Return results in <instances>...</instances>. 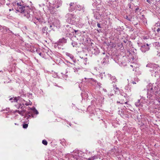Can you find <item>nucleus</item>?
Segmentation results:
<instances>
[{"label":"nucleus","mask_w":160,"mask_h":160,"mask_svg":"<svg viewBox=\"0 0 160 160\" xmlns=\"http://www.w3.org/2000/svg\"><path fill=\"white\" fill-rule=\"evenodd\" d=\"M55 85L56 86H58V85H57V84H56V85Z\"/></svg>","instance_id":"nucleus-60"},{"label":"nucleus","mask_w":160,"mask_h":160,"mask_svg":"<svg viewBox=\"0 0 160 160\" xmlns=\"http://www.w3.org/2000/svg\"><path fill=\"white\" fill-rule=\"evenodd\" d=\"M71 44L73 47H77L78 45V43L76 42L73 41L72 42Z\"/></svg>","instance_id":"nucleus-24"},{"label":"nucleus","mask_w":160,"mask_h":160,"mask_svg":"<svg viewBox=\"0 0 160 160\" xmlns=\"http://www.w3.org/2000/svg\"><path fill=\"white\" fill-rule=\"evenodd\" d=\"M34 108H35L34 107H33L31 108H30V109L32 110V112H33L34 110Z\"/></svg>","instance_id":"nucleus-44"},{"label":"nucleus","mask_w":160,"mask_h":160,"mask_svg":"<svg viewBox=\"0 0 160 160\" xmlns=\"http://www.w3.org/2000/svg\"><path fill=\"white\" fill-rule=\"evenodd\" d=\"M17 5L18 6H21V5L20 4V3H17Z\"/></svg>","instance_id":"nucleus-47"},{"label":"nucleus","mask_w":160,"mask_h":160,"mask_svg":"<svg viewBox=\"0 0 160 160\" xmlns=\"http://www.w3.org/2000/svg\"><path fill=\"white\" fill-rule=\"evenodd\" d=\"M20 98V97H15L13 99V101H11V102H17L18 100H19Z\"/></svg>","instance_id":"nucleus-20"},{"label":"nucleus","mask_w":160,"mask_h":160,"mask_svg":"<svg viewBox=\"0 0 160 160\" xmlns=\"http://www.w3.org/2000/svg\"><path fill=\"white\" fill-rule=\"evenodd\" d=\"M97 26L98 27L100 28H102V25L99 23H97Z\"/></svg>","instance_id":"nucleus-32"},{"label":"nucleus","mask_w":160,"mask_h":160,"mask_svg":"<svg viewBox=\"0 0 160 160\" xmlns=\"http://www.w3.org/2000/svg\"><path fill=\"white\" fill-rule=\"evenodd\" d=\"M147 1L148 2V3H150V1L149 0H147Z\"/></svg>","instance_id":"nucleus-56"},{"label":"nucleus","mask_w":160,"mask_h":160,"mask_svg":"<svg viewBox=\"0 0 160 160\" xmlns=\"http://www.w3.org/2000/svg\"><path fill=\"white\" fill-rule=\"evenodd\" d=\"M9 108H6V109H3V111H9Z\"/></svg>","instance_id":"nucleus-38"},{"label":"nucleus","mask_w":160,"mask_h":160,"mask_svg":"<svg viewBox=\"0 0 160 160\" xmlns=\"http://www.w3.org/2000/svg\"><path fill=\"white\" fill-rule=\"evenodd\" d=\"M139 8L138 7L136 8V9H135V11H137L138 10Z\"/></svg>","instance_id":"nucleus-50"},{"label":"nucleus","mask_w":160,"mask_h":160,"mask_svg":"<svg viewBox=\"0 0 160 160\" xmlns=\"http://www.w3.org/2000/svg\"><path fill=\"white\" fill-rule=\"evenodd\" d=\"M77 5V2H70L69 4V7L68 8V10L69 12H72L76 9V5Z\"/></svg>","instance_id":"nucleus-6"},{"label":"nucleus","mask_w":160,"mask_h":160,"mask_svg":"<svg viewBox=\"0 0 160 160\" xmlns=\"http://www.w3.org/2000/svg\"><path fill=\"white\" fill-rule=\"evenodd\" d=\"M94 50H96V52H94V54H95L96 55H97V54H98L100 52L99 50H98V49L97 48H96V49H94Z\"/></svg>","instance_id":"nucleus-29"},{"label":"nucleus","mask_w":160,"mask_h":160,"mask_svg":"<svg viewBox=\"0 0 160 160\" xmlns=\"http://www.w3.org/2000/svg\"><path fill=\"white\" fill-rule=\"evenodd\" d=\"M125 18L129 21H131L132 18L130 17H129L127 15H126L125 17Z\"/></svg>","instance_id":"nucleus-26"},{"label":"nucleus","mask_w":160,"mask_h":160,"mask_svg":"<svg viewBox=\"0 0 160 160\" xmlns=\"http://www.w3.org/2000/svg\"><path fill=\"white\" fill-rule=\"evenodd\" d=\"M66 29L67 32V34H69V35H71L72 33H73V34L74 35V30L72 28L70 27L69 25H66Z\"/></svg>","instance_id":"nucleus-8"},{"label":"nucleus","mask_w":160,"mask_h":160,"mask_svg":"<svg viewBox=\"0 0 160 160\" xmlns=\"http://www.w3.org/2000/svg\"><path fill=\"white\" fill-rule=\"evenodd\" d=\"M51 4L53 5V6H52V8L50 9V11L52 14H53L56 12L55 8H58L61 6L62 2L59 0H55Z\"/></svg>","instance_id":"nucleus-5"},{"label":"nucleus","mask_w":160,"mask_h":160,"mask_svg":"<svg viewBox=\"0 0 160 160\" xmlns=\"http://www.w3.org/2000/svg\"><path fill=\"white\" fill-rule=\"evenodd\" d=\"M13 10V8H12V9H9V11H11L12 10Z\"/></svg>","instance_id":"nucleus-55"},{"label":"nucleus","mask_w":160,"mask_h":160,"mask_svg":"<svg viewBox=\"0 0 160 160\" xmlns=\"http://www.w3.org/2000/svg\"><path fill=\"white\" fill-rule=\"evenodd\" d=\"M118 113L122 117H126V116H124L125 115L124 113L123 110L122 109H120L118 110Z\"/></svg>","instance_id":"nucleus-19"},{"label":"nucleus","mask_w":160,"mask_h":160,"mask_svg":"<svg viewBox=\"0 0 160 160\" xmlns=\"http://www.w3.org/2000/svg\"><path fill=\"white\" fill-rule=\"evenodd\" d=\"M132 83H133V84H136V82H134V81H133V82H132Z\"/></svg>","instance_id":"nucleus-54"},{"label":"nucleus","mask_w":160,"mask_h":160,"mask_svg":"<svg viewBox=\"0 0 160 160\" xmlns=\"http://www.w3.org/2000/svg\"><path fill=\"white\" fill-rule=\"evenodd\" d=\"M74 32H75V33H76V32H78V30H74Z\"/></svg>","instance_id":"nucleus-49"},{"label":"nucleus","mask_w":160,"mask_h":160,"mask_svg":"<svg viewBox=\"0 0 160 160\" xmlns=\"http://www.w3.org/2000/svg\"><path fill=\"white\" fill-rule=\"evenodd\" d=\"M66 21L68 23L74 24L76 23V15L74 14L68 13L65 15Z\"/></svg>","instance_id":"nucleus-4"},{"label":"nucleus","mask_w":160,"mask_h":160,"mask_svg":"<svg viewBox=\"0 0 160 160\" xmlns=\"http://www.w3.org/2000/svg\"><path fill=\"white\" fill-rule=\"evenodd\" d=\"M66 54L67 56L69 57L72 60H73L74 56L72 55L68 52H66Z\"/></svg>","instance_id":"nucleus-22"},{"label":"nucleus","mask_w":160,"mask_h":160,"mask_svg":"<svg viewBox=\"0 0 160 160\" xmlns=\"http://www.w3.org/2000/svg\"><path fill=\"white\" fill-rule=\"evenodd\" d=\"M156 84V86L154 87L151 84H149V87L148 89L147 98H150L153 94L156 95L158 93V85H160V78L158 79Z\"/></svg>","instance_id":"nucleus-2"},{"label":"nucleus","mask_w":160,"mask_h":160,"mask_svg":"<svg viewBox=\"0 0 160 160\" xmlns=\"http://www.w3.org/2000/svg\"><path fill=\"white\" fill-rule=\"evenodd\" d=\"M15 125H18V124H17L16 123H15Z\"/></svg>","instance_id":"nucleus-59"},{"label":"nucleus","mask_w":160,"mask_h":160,"mask_svg":"<svg viewBox=\"0 0 160 160\" xmlns=\"http://www.w3.org/2000/svg\"><path fill=\"white\" fill-rule=\"evenodd\" d=\"M71 64L72 65V67H73V69L74 72L76 73H78L79 72V71L80 69V68H76L75 67H74V66H75V65L74 64L71 63Z\"/></svg>","instance_id":"nucleus-16"},{"label":"nucleus","mask_w":160,"mask_h":160,"mask_svg":"<svg viewBox=\"0 0 160 160\" xmlns=\"http://www.w3.org/2000/svg\"><path fill=\"white\" fill-rule=\"evenodd\" d=\"M117 103H120V102H117Z\"/></svg>","instance_id":"nucleus-61"},{"label":"nucleus","mask_w":160,"mask_h":160,"mask_svg":"<svg viewBox=\"0 0 160 160\" xmlns=\"http://www.w3.org/2000/svg\"><path fill=\"white\" fill-rule=\"evenodd\" d=\"M144 98L143 97H142L140 99H138L137 102H135V105L136 107H142L143 106V103L142 100H143Z\"/></svg>","instance_id":"nucleus-11"},{"label":"nucleus","mask_w":160,"mask_h":160,"mask_svg":"<svg viewBox=\"0 0 160 160\" xmlns=\"http://www.w3.org/2000/svg\"><path fill=\"white\" fill-rule=\"evenodd\" d=\"M108 76L110 78V79L113 82H115L117 81V79L115 76H112L111 74H108Z\"/></svg>","instance_id":"nucleus-14"},{"label":"nucleus","mask_w":160,"mask_h":160,"mask_svg":"<svg viewBox=\"0 0 160 160\" xmlns=\"http://www.w3.org/2000/svg\"><path fill=\"white\" fill-rule=\"evenodd\" d=\"M42 143L45 145H47L48 144V142L45 140H43L42 141Z\"/></svg>","instance_id":"nucleus-27"},{"label":"nucleus","mask_w":160,"mask_h":160,"mask_svg":"<svg viewBox=\"0 0 160 160\" xmlns=\"http://www.w3.org/2000/svg\"><path fill=\"white\" fill-rule=\"evenodd\" d=\"M97 31L98 32H102L101 31V30L100 29H97Z\"/></svg>","instance_id":"nucleus-41"},{"label":"nucleus","mask_w":160,"mask_h":160,"mask_svg":"<svg viewBox=\"0 0 160 160\" xmlns=\"http://www.w3.org/2000/svg\"><path fill=\"white\" fill-rule=\"evenodd\" d=\"M85 8L84 5H81L77 3L75 10L84 12L85 11Z\"/></svg>","instance_id":"nucleus-7"},{"label":"nucleus","mask_w":160,"mask_h":160,"mask_svg":"<svg viewBox=\"0 0 160 160\" xmlns=\"http://www.w3.org/2000/svg\"><path fill=\"white\" fill-rule=\"evenodd\" d=\"M108 56L106 55L105 57H104L101 62L102 64L105 65L108 62Z\"/></svg>","instance_id":"nucleus-12"},{"label":"nucleus","mask_w":160,"mask_h":160,"mask_svg":"<svg viewBox=\"0 0 160 160\" xmlns=\"http://www.w3.org/2000/svg\"><path fill=\"white\" fill-rule=\"evenodd\" d=\"M22 110H21V111H22L23 113L24 114V113H25L26 112V110H25L24 109H23V108H22Z\"/></svg>","instance_id":"nucleus-37"},{"label":"nucleus","mask_w":160,"mask_h":160,"mask_svg":"<svg viewBox=\"0 0 160 160\" xmlns=\"http://www.w3.org/2000/svg\"><path fill=\"white\" fill-rule=\"evenodd\" d=\"M130 66H131V67H133V66H132V65H130Z\"/></svg>","instance_id":"nucleus-62"},{"label":"nucleus","mask_w":160,"mask_h":160,"mask_svg":"<svg viewBox=\"0 0 160 160\" xmlns=\"http://www.w3.org/2000/svg\"><path fill=\"white\" fill-rule=\"evenodd\" d=\"M38 54L39 55L41 56V57H43V54L41 52H38Z\"/></svg>","instance_id":"nucleus-39"},{"label":"nucleus","mask_w":160,"mask_h":160,"mask_svg":"<svg viewBox=\"0 0 160 160\" xmlns=\"http://www.w3.org/2000/svg\"><path fill=\"white\" fill-rule=\"evenodd\" d=\"M87 58H84L83 59V62H84V64H85V65H86V63H87L86 61H87Z\"/></svg>","instance_id":"nucleus-34"},{"label":"nucleus","mask_w":160,"mask_h":160,"mask_svg":"<svg viewBox=\"0 0 160 160\" xmlns=\"http://www.w3.org/2000/svg\"><path fill=\"white\" fill-rule=\"evenodd\" d=\"M67 42V40L64 38H62L61 39H60L58 41H57V43H59V45H62L63 43H66Z\"/></svg>","instance_id":"nucleus-13"},{"label":"nucleus","mask_w":160,"mask_h":160,"mask_svg":"<svg viewBox=\"0 0 160 160\" xmlns=\"http://www.w3.org/2000/svg\"><path fill=\"white\" fill-rule=\"evenodd\" d=\"M121 95L122 96H123L124 97H126L127 96V95L126 93L122 92L121 93Z\"/></svg>","instance_id":"nucleus-33"},{"label":"nucleus","mask_w":160,"mask_h":160,"mask_svg":"<svg viewBox=\"0 0 160 160\" xmlns=\"http://www.w3.org/2000/svg\"><path fill=\"white\" fill-rule=\"evenodd\" d=\"M59 43H57V42L55 43V44L54 45V47L56 48H59Z\"/></svg>","instance_id":"nucleus-31"},{"label":"nucleus","mask_w":160,"mask_h":160,"mask_svg":"<svg viewBox=\"0 0 160 160\" xmlns=\"http://www.w3.org/2000/svg\"><path fill=\"white\" fill-rule=\"evenodd\" d=\"M14 98V97H13L12 98H9V101H11V102L12 101H13V98Z\"/></svg>","instance_id":"nucleus-42"},{"label":"nucleus","mask_w":160,"mask_h":160,"mask_svg":"<svg viewBox=\"0 0 160 160\" xmlns=\"http://www.w3.org/2000/svg\"><path fill=\"white\" fill-rule=\"evenodd\" d=\"M146 67L151 68L149 69V71L152 72V75H154L155 77H156V75H158V70L159 69V68L158 65L149 63L147 64Z\"/></svg>","instance_id":"nucleus-3"},{"label":"nucleus","mask_w":160,"mask_h":160,"mask_svg":"<svg viewBox=\"0 0 160 160\" xmlns=\"http://www.w3.org/2000/svg\"><path fill=\"white\" fill-rule=\"evenodd\" d=\"M97 85L98 86L99 88L101 87V84L100 82H97Z\"/></svg>","instance_id":"nucleus-35"},{"label":"nucleus","mask_w":160,"mask_h":160,"mask_svg":"<svg viewBox=\"0 0 160 160\" xmlns=\"http://www.w3.org/2000/svg\"><path fill=\"white\" fill-rule=\"evenodd\" d=\"M28 123H24L22 125V127L24 128H27L28 126Z\"/></svg>","instance_id":"nucleus-25"},{"label":"nucleus","mask_w":160,"mask_h":160,"mask_svg":"<svg viewBox=\"0 0 160 160\" xmlns=\"http://www.w3.org/2000/svg\"><path fill=\"white\" fill-rule=\"evenodd\" d=\"M23 101H22L21 102L22 103H24V105H26V106L29 105H32V102H30L29 100H28V101H26L25 100H23Z\"/></svg>","instance_id":"nucleus-17"},{"label":"nucleus","mask_w":160,"mask_h":160,"mask_svg":"<svg viewBox=\"0 0 160 160\" xmlns=\"http://www.w3.org/2000/svg\"><path fill=\"white\" fill-rule=\"evenodd\" d=\"M48 28L46 26L42 27L41 31V34L43 35H45L46 36H48Z\"/></svg>","instance_id":"nucleus-9"},{"label":"nucleus","mask_w":160,"mask_h":160,"mask_svg":"<svg viewBox=\"0 0 160 160\" xmlns=\"http://www.w3.org/2000/svg\"><path fill=\"white\" fill-rule=\"evenodd\" d=\"M25 117H27V119H28V118L32 116L33 117L32 113L30 111L26 112L25 113Z\"/></svg>","instance_id":"nucleus-18"},{"label":"nucleus","mask_w":160,"mask_h":160,"mask_svg":"<svg viewBox=\"0 0 160 160\" xmlns=\"http://www.w3.org/2000/svg\"><path fill=\"white\" fill-rule=\"evenodd\" d=\"M19 110H16L15 111V112H18V113L19 112Z\"/></svg>","instance_id":"nucleus-48"},{"label":"nucleus","mask_w":160,"mask_h":160,"mask_svg":"<svg viewBox=\"0 0 160 160\" xmlns=\"http://www.w3.org/2000/svg\"><path fill=\"white\" fill-rule=\"evenodd\" d=\"M124 62L123 63V62H121V66H124L125 65V64H124Z\"/></svg>","instance_id":"nucleus-43"},{"label":"nucleus","mask_w":160,"mask_h":160,"mask_svg":"<svg viewBox=\"0 0 160 160\" xmlns=\"http://www.w3.org/2000/svg\"><path fill=\"white\" fill-rule=\"evenodd\" d=\"M160 31V28H158L157 29V31L158 32Z\"/></svg>","instance_id":"nucleus-46"},{"label":"nucleus","mask_w":160,"mask_h":160,"mask_svg":"<svg viewBox=\"0 0 160 160\" xmlns=\"http://www.w3.org/2000/svg\"><path fill=\"white\" fill-rule=\"evenodd\" d=\"M93 81L96 83H97V81L96 80L93 79Z\"/></svg>","instance_id":"nucleus-51"},{"label":"nucleus","mask_w":160,"mask_h":160,"mask_svg":"<svg viewBox=\"0 0 160 160\" xmlns=\"http://www.w3.org/2000/svg\"><path fill=\"white\" fill-rule=\"evenodd\" d=\"M24 105V103H20L18 105L16 106V108L18 109L19 108H21L22 109L23 108V107Z\"/></svg>","instance_id":"nucleus-23"},{"label":"nucleus","mask_w":160,"mask_h":160,"mask_svg":"<svg viewBox=\"0 0 160 160\" xmlns=\"http://www.w3.org/2000/svg\"><path fill=\"white\" fill-rule=\"evenodd\" d=\"M140 49L142 52H145L149 49V45L148 44L143 45L141 46Z\"/></svg>","instance_id":"nucleus-10"},{"label":"nucleus","mask_w":160,"mask_h":160,"mask_svg":"<svg viewBox=\"0 0 160 160\" xmlns=\"http://www.w3.org/2000/svg\"><path fill=\"white\" fill-rule=\"evenodd\" d=\"M46 27L48 29V31L49 32H50L53 29V28H52V25L51 24H49L48 22L46 24Z\"/></svg>","instance_id":"nucleus-15"},{"label":"nucleus","mask_w":160,"mask_h":160,"mask_svg":"<svg viewBox=\"0 0 160 160\" xmlns=\"http://www.w3.org/2000/svg\"><path fill=\"white\" fill-rule=\"evenodd\" d=\"M18 113L22 116H24V114L21 111H19Z\"/></svg>","instance_id":"nucleus-30"},{"label":"nucleus","mask_w":160,"mask_h":160,"mask_svg":"<svg viewBox=\"0 0 160 160\" xmlns=\"http://www.w3.org/2000/svg\"><path fill=\"white\" fill-rule=\"evenodd\" d=\"M16 11L18 12L22 13L23 16L26 17L29 20H32L37 26L38 27L39 24L42 23H44L45 21L43 18L40 16H33L32 11L28 7L23 6L17 8Z\"/></svg>","instance_id":"nucleus-1"},{"label":"nucleus","mask_w":160,"mask_h":160,"mask_svg":"<svg viewBox=\"0 0 160 160\" xmlns=\"http://www.w3.org/2000/svg\"><path fill=\"white\" fill-rule=\"evenodd\" d=\"M158 102H159V103H160V100H159H159H158Z\"/></svg>","instance_id":"nucleus-58"},{"label":"nucleus","mask_w":160,"mask_h":160,"mask_svg":"<svg viewBox=\"0 0 160 160\" xmlns=\"http://www.w3.org/2000/svg\"><path fill=\"white\" fill-rule=\"evenodd\" d=\"M125 104H127V102H125Z\"/></svg>","instance_id":"nucleus-64"},{"label":"nucleus","mask_w":160,"mask_h":160,"mask_svg":"<svg viewBox=\"0 0 160 160\" xmlns=\"http://www.w3.org/2000/svg\"><path fill=\"white\" fill-rule=\"evenodd\" d=\"M103 54H105V53L104 52H103L102 53Z\"/></svg>","instance_id":"nucleus-63"},{"label":"nucleus","mask_w":160,"mask_h":160,"mask_svg":"<svg viewBox=\"0 0 160 160\" xmlns=\"http://www.w3.org/2000/svg\"><path fill=\"white\" fill-rule=\"evenodd\" d=\"M125 89L127 90H128V89H129V90L130 89V88H129L128 85L126 86L125 87Z\"/></svg>","instance_id":"nucleus-36"},{"label":"nucleus","mask_w":160,"mask_h":160,"mask_svg":"<svg viewBox=\"0 0 160 160\" xmlns=\"http://www.w3.org/2000/svg\"><path fill=\"white\" fill-rule=\"evenodd\" d=\"M155 44L157 45V46H160V43H159V42H156Z\"/></svg>","instance_id":"nucleus-40"},{"label":"nucleus","mask_w":160,"mask_h":160,"mask_svg":"<svg viewBox=\"0 0 160 160\" xmlns=\"http://www.w3.org/2000/svg\"><path fill=\"white\" fill-rule=\"evenodd\" d=\"M98 157L97 155H94L93 156H92L91 157L88 158L87 159L88 160H93L95 159L98 158Z\"/></svg>","instance_id":"nucleus-21"},{"label":"nucleus","mask_w":160,"mask_h":160,"mask_svg":"<svg viewBox=\"0 0 160 160\" xmlns=\"http://www.w3.org/2000/svg\"><path fill=\"white\" fill-rule=\"evenodd\" d=\"M128 6L129 7V8H131V3H130L128 4Z\"/></svg>","instance_id":"nucleus-45"},{"label":"nucleus","mask_w":160,"mask_h":160,"mask_svg":"<svg viewBox=\"0 0 160 160\" xmlns=\"http://www.w3.org/2000/svg\"><path fill=\"white\" fill-rule=\"evenodd\" d=\"M34 110L32 112L33 113L36 114H38V111L36 110L35 108H34Z\"/></svg>","instance_id":"nucleus-28"},{"label":"nucleus","mask_w":160,"mask_h":160,"mask_svg":"<svg viewBox=\"0 0 160 160\" xmlns=\"http://www.w3.org/2000/svg\"><path fill=\"white\" fill-rule=\"evenodd\" d=\"M113 95V94L110 93V94L109 95V96H112Z\"/></svg>","instance_id":"nucleus-53"},{"label":"nucleus","mask_w":160,"mask_h":160,"mask_svg":"<svg viewBox=\"0 0 160 160\" xmlns=\"http://www.w3.org/2000/svg\"><path fill=\"white\" fill-rule=\"evenodd\" d=\"M116 90H118V88H116Z\"/></svg>","instance_id":"nucleus-57"},{"label":"nucleus","mask_w":160,"mask_h":160,"mask_svg":"<svg viewBox=\"0 0 160 160\" xmlns=\"http://www.w3.org/2000/svg\"><path fill=\"white\" fill-rule=\"evenodd\" d=\"M103 90L104 92H107V90L106 89H103Z\"/></svg>","instance_id":"nucleus-52"}]
</instances>
